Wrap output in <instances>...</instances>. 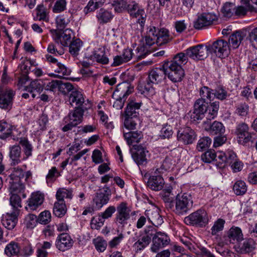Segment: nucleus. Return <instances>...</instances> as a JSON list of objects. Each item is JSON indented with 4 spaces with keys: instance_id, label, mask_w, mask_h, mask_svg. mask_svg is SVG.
<instances>
[{
    "instance_id": "nucleus-37",
    "label": "nucleus",
    "mask_w": 257,
    "mask_h": 257,
    "mask_svg": "<svg viewBox=\"0 0 257 257\" xmlns=\"http://www.w3.org/2000/svg\"><path fill=\"white\" fill-rule=\"evenodd\" d=\"M18 141H19V144L23 147L24 153L22 159L26 160L32 155L33 147L28 139L25 138H20Z\"/></svg>"
},
{
    "instance_id": "nucleus-41",
    "label": "nucleus",
    "mask_w": 257,
    "mask_h": 257,
    "mask_svg": "<svg viewBox=\"0 0 257 257\" xmlns=\"http://www.w3.org/2000/svg\"><path fill=\"white\" fill-rule=\"evenodd\" d=\"M219 109V102L214 101L207 107V110L205 112V116L207 119L211 120L214 119L217 114Z\"/></svg>"
},
{
    "instance_id": "nucleus-57",
    "label": "nucleus",
    "mask_w": 257,
    "mask_h": 257,
    "mask_svg": "<svg viewBox=\"0 0 257 257\" xmlns=\"http://www.w3.org/2000/svg\"><path fill=\"white\" fill-rule=\"evenodd\" d=\"M37 20L48 22L49 17L46 8L43 5H39L36 8Z\"/></svg>"
},
{
    "instance_id": "nucleus-43",
    "label": "nucleus",
    "mask_w": 257,
    "mask_h": 257,
    "mask_svg": "<svg viewBox=\"0 0 257 257\" xmlns=\"http://www.w3.org/2000/svg\"><path fill=\"white\" fill-rule=\"evenodd\" d=\"M141 104L140 102H136L133 100L130 101L125 108V116L135 117L136 110L140 109Z\"/></svg>"
},
{
    "instance_id": "nucleus-40",
    "label": "nucleus",
    "mask_w": 257,
    "mask_h": 257,
    "mask_svg": "<svg viewBox=\"0 0 257 257\" xmlns=\"http://www.w3.org/2000/svg\"><path fill=\"white\" fill-rule=\"evenodd\" d=\"M67 208L65 202L57 201L55 202L53 207V213L58 217H62L66 214Z\"/></svg>"
},
{
    "instance_id": "nucleus-5",
    "label": "nucleus",
    "mask_w": 257,
    "mask_h": 257,
    "mask_svg": "<svg viewBox=\"0 0 257 257\" xmlns=\"http://www.w3.org/2000/svg\"><path fill=\"white\" fill-rule=\"evenodd\" d=\"M168 78L172 82H180L185 75L184 70L179 63L165 61L162 65Z\"/></svg>"
},
{
    "instance_id": "nucleus-49",
    "label": "nucleus",
    "mask_w": 257,
    "mask_h": 257,
    "mask_svg": "<svg viewBox=\"0 0 257 257\" xmlns=\"http://www.w3.org/2000/svg\"><path fill=\"white\" fill-rule=\"evenodd\" d=\"M57 68L55 70V72L57 73V75L52 74L50 75L54 77H65L70 74L71 70L70 69L65 67L63 64L61 63H57Z\"/></svg>"
},
{
    "instance_id": "nucleus-39",
    "label": "nucleus",
    "mask_w": 257,
    "mask_h": 257,
    "mask_svg": "<svg viewBox=\"0 0 257 257\" xmlns=\"http://www.w3.org/2000/svg\"><path fill=\"white\" fill-rule=\"evenodd\" d=\"M93 56L97 63L103 65L108 64L109 59L105 54L104 48L101 47L94 51Z\"/></svg>"
},
{
    "instance_id": "nucleus-8",
    "label": "nucleus",
    "mask_w": 257,
    "mask_h": 257,
    "mask_svg": "<svg viewBox=\"0 0 257 257\" xmlns=\"http://www.w3.org/2000/svg\"><path fill=\"white\" fill-rule=\"evenodd\" d=\"M209 53H214L220 58H225L230 52L228 43L223 40H218L209 45Z\"/></svg>"
},
{
    "instance_id": "nucleus-30",
    "label": "nucleus",
    "mask_w": 257,
    "mask_h": 257,
    "mask_svg": "<svg viewBox=\"0 0 257 257\" xmlns=\"http://www.w3.org/2000/svg\"><path fill=\"white\" fill-rule=\"evenodd\" d=\"M70 103L72 106H74L76 108H82L86 109L83 107L84 98L82 94L77 91H72L69 96Z\"/></svg>"
},
{
    "instance_id": "nucleus-23",
    "label": "nucleus",
    "mask_w": 257,
    "mask_h": 257,
    "mask_svg": "<svg viewBox=\"0 0 257 257\" xmlns=\"http://www.w3.org/2000/svg\"><path fill=\"white\" fill-rule=\"evenodd\" d=\"M255 241L251 238L242 239L238 243V251L241 254L253 252L256 248Z\"/></svg>"
},
{
    "instance_id": "nucleus-11",
    "label": "nucleus",
    "mask_w": 257,
    "mask_h": 257,
    "mask_svg": "<svg viewBox=\"0 0 257 257\" xmlns=\"http://www.w3.org/2000/svg\"><path fill=\"white\" fill-rule=\"evenodd\" d=\"M127 6V12L132 17L138 19V22L143 27L146 19V14L144 10L135 2L131 0Z\"/></svg>"
},
{
    "instance_id": "nucleus-32",
    "label": "nucleus",
    "mask_w": 257,
    "mask_h": 257,
    "mask_svg": "<svg viewBox=\"0 0 257 257\" xmlns=\"http://www.w3.org/2000/svg\"><path fill=\"white\" fill-rule=\"evenodd\" d=\"M123 137L128 145H134V143H139L143 138V134L141 131H134L125 133L123 131Z\"/></svg>"
},
{
    "instance_id": "nucleus-18",
    "label": "nucleus",
    "mask_w": 257,
    "mask_h": 257,
    "mask_svg": "<svg viewBox=\"0 0 257 257\" xmlns=\"http://www.w3.org/2000/svg\"><path fill=\"white\" fill-rule=\"evenodd\" d=\"M14 95L15 93L11 89L0 93V108L5 110H10L12 108Z\"/></svg>"
},
{
    "instance_id": "nucleus-46",
    "label": "nucleus",
    "mask_w": 257,
    "mask_h": 257,
    "mask_svg": "<svg viewBox=\"0 0 257 257\" xmlns=\"http://www.w3.org/2000/svg\"><path fill=\"white\" fill-rule=\"evenodd\" d=\"M82 46V42L79 39L72 41L69 44V51L73 57L78 55L80 48Z\"/></svg>"
},
{
    "instance_id": "nucleus-22",
    "label": "nucleus",
    "mask_w": 257,
    "mask_h": 257,
    "mask_svg": "<svg viewBox=\"0 0 257 257\" xmlns=\"http://www.w3.org/2000/svg\"><path fill=\"white\" fill-rule=\"evenodd\" d=\"M19 214V210L15 209L11 213H7L2 219V223L9 230L13 229L17 222V217Z\"/></svg>"
},
{
    "instance_id": "nucleus-21",
    "label": "nucleus",
    "mask_w": 257,
    "mask_h": 257,
    "mask_svg": "<svg viewBox=\"0 0 257 257\" xmlns=\"http://www.w3.org/2000/svg\"><path fill=\"white\" fill-rule=\"evenodd\" d=\"M160 210L156 207H153L152 208L147 210L145 212V214L147 217L148 220L155 226L161 225L163 222V218L159 213Z\"/></svg>"
},
{
    "instance_id": "nucleus-34",
    "label": "nucleus",
    "mask_w": 257,
    "mask_h": 257,
    "mask_svg": "<svg viewBox=\"0 0 257 257\" xmlns=\"http://www.w3.org/2000/svg\"><path fill=\"white\" fill-rule=\"evenodd\" d=\"M227 237L231 243H233L234 241L238 242L241 241L243 239V234L240 228L238 227H231L227 232Z\"/></svg>"
},
{
    "instance_id": "nucleus-6",
    "label": "nucleus",
    "mask_w": 257,
    "mask_h": 257,
    "mask_svg": "<svg viewBox=\"0 0 257 257\" xmlns=\"http://www.w3.org/2000/svg\"><path fill=\"white\" fill-rule=\"evenodd\" d=\"M150 228V233H153L152 240L153 244L151 250L153 252H157L161 248L168 245L170 242L169 236L164 232L160 231L157 232L152 227Z\"/></svg>"
},
{
    "instance_id": "nucleus-59",
    "label": "nucleus",
    "mask_w": 257,
    "mask_h": 257,
    "mask_svg": "<svg viewBox=\"0 0 257 257\" xmlns=\"http://www.w3.org/2000/svg\"><path fill=\"white\" fill-rule=\"evenodd\" d=\"M105 220L100 214L93 217L91 221V228L97 230L99 229L103 225Z\"/></svg>"
},
{
    "instance_id": "nucleus-63",
    "label": "nucleus",
    "mask_w": 257,
    "mask_h": 257,
    "mask_svg": "<svg viewBox=\"0 0 257 257\" xmlns=\"http://www.w3.org/2000/svg\"><path fill=\"white\" fill-rule=\"evenodd\" d=\"M188 114L189 116L190 121L194 123H198L205 116L204 114L198 111H196L194 108L193 111H190Z\"/></svg>"
},
{
    "instance_id": "nucleus-1",
    "label": "nucleus",
    "mask_w": 257,
    "mask_h": 257,
    "mask_svg": "<svg viewBox=\"0 0 257 257\" xmlns=\"http://www.w3.org/2000/svg\"><path fill=\"white\" fill-rule=\"evenodd\" d=\"M116 211L114 222L118 228H122L127 223V220L131 217V209L125 202L119 204L116 208L114 206H109L100 214L105 219L110 218Z\"/></svg>"
},
{
    "instance_id": "nucleus-33",
    "label": "nucleus",
    "mask_w": 257,
    "mask_h": 257,
    "mask_svg": "<svg viewBox=\"0 0 257 257\" xmlns=\"http://www.w3.org/2000/svg\"><path fill=\"white\" fill-rule=\"evenodd\" d=\"M84 109L82 108H76L73 111L69 113L68 117H65V119L71 120L77 125L82 121Z\"/></svg>"
},
{
    "instance_id": "nucleus-61",
    "label": "nucleus",
    "mask_w": 257,
    "mask_h": 257,
    "mask_svg": "<svg viewBox=\"0 0 257 257\" xmlns=\"http://www.w3.org/2000/svg\"><path fill=\"white\" fill-rule=\"evenodd\" d=\"M225 221L221 218L218 219L214 223L211 228V233L213 235H216L218 232L222 231L224 228Z\"/></svg>"
},
{
    "instance_id": "nucleus-15",
    "label": "nucleus",
    "mask_w": 257,
    "mask_h": 257,
    "mask_svg": "<svg viewBox=\"0 0 257 257\" xmlns=\"http://www.w3.org/2000/svg\"><path fill=\"white\" fill-rule=\"evenodd\" d=\"M235 133L240 144L245 145L247 143L252 141L251 134L249 132L248 125L245 123H239L236 127Z\"/></svg>"
},
{
    "instance_id": "nucleus-44",
    "label": "nucleus",
    "mask_w": 257,
    "mask_h": 257,
    "mask_svg": "<svg viewBox=\"0 0 257 257\" xmlns=\"http://www.w3.org/2000/svg\"><path fill=\"white\" fill-rule=\"evenodd\" d=\"M140 120L139 118L133 116H125L123 121V126L128 130H134L137 128Z\"/></svg>"
},
{
    "instance_id": "nucleus-36",
    "label": "nucleus",
    "mask_w": 257,
    "mask_h": 257,
    "mask_svg": "<svg viewBox=\"0 0 257 257\" xmlns=\"http://www.w3.org/2000/svg\"><path fill=\"white\" fill-rule=\"evenodd\" d=\"M10 191L11 194H22L23 198L26 197V195L24 193L25 186L23 181L11 180L10 182Z\"/></svg>"
},
{
    "instance_id": "nucleus-9",
    "label": "nucleus",
    "mask_w": 257,
    "mask_h": 257,
    "mask_svg": "<svg viewBox=\"0 0 257 257\" xmlns=\"http://www.w3.org/2000/svg\"><path fill=\"white\" fill-rule=\"evenodd\" d=\"M227 92L222 87H218L212 90L207 86H204L200 89V95L203 97H206L210 101L215 98L220 100L225 99L227 97Z\"/></svg>"
},
{
    "instance_id": "nucleus-24",
    "label": "nucleus",
    "mask_w": 257,
    "mask_h": 257,
    "mask_svg": "<svg viewBox=\"0 0 257 257\" xmlns=\"http://www.w3.org/2000/svg\"><path fill=\"white\" fill-rule=\"evenodd\" d=\"M44 87V83L42 80H35L31 82L30 84L25 87V90L32 95L33 98H34L41 93Z\"/></svg>"
},
{
    "instance_id": "nucleus-27",
    "label": "nucleus",
    "mask_w": 257,
    "mask_h": 257,
    "mask_svg": "<svg viewBox=\"0 0 257 257\" xmlns=\"http://www.w3.org/2000/svg\"><path fill=\"white\" fill-rule=\"evenodd\" d=\"M164 185V179L160 175H152L147 182L148 186L154 191L161 190L163 188Z\"/></svg>"
},
{
    "instance_id": "nucleus-35",
    "label": "nucleus",
    "mask_w": 257,
    "mask_h": 257,
    "mask_svg": "<svg viewBox=\"0 0 257 257\" xmlns=\"http://www.w3.org/2000/svg\"><path fill=\"white\" fill-rule=\"evenodd\" d=\"M244 37L245 34L242 31H236L229 36L228 43L233 48L236 49L240 45Z\"/></svg>"
},
{
    "instance_id": "nucleus-20",
    "label": "nucleus",
    "mask_w": 257,
    "mask_h": 257,
    "mask_svg": "<svg viewBox=\"0 0 257 257\" xmlns=\"http://www.w3.org/2000/svg\"><path fill=\"white\" fill-rule=\"evenodd\" d=\"M203 124L205 130L212 135H223L225 131L224 126L219 121H214L211 124L204 121Z\"/></svg>"
},
{
    "instance_id": "nucleus-60",
    "label": "nucleus",
    "mask_w": 257,
    "mask_h": 257,
    "mask_svg": "<svg viewBox=\"0 0 257 257\" xmlns=\"http://www.w3.org/2000/svg\"><path fill=\"white\" fill-rule=\"evenodd\" d=\"M156 32V28H150L145 37L146 46H151L155 43H156V37L155 33Z\"/></svg>"
},
{
    "instance_id": "nucleus-14",
    "label": "nucleus",
    "mask_w": 257,
    "mask_h": 257,
    "mask_svg": "<svg viewBox=\"0 0 257 257\" xmlns=\"http://www.w3.org/2000/svg\"><path fill=\"white\" fill-rule=\"evenodd\" d=\"M99 191L100 192L95 194L93 199L95 207L98 209H100L108 202L111 194L110 189L106 185H105Z\"/></svg>"
},
{
    "instance_id": "nucleus-47",
    "label": "nucleus",
    "mask_w": 257,
    "mask_h": 257,
    "mask_svg": "<svg viewBox=\"0 0 257 257\" xmlns=\"http://www.w3.org/2000/svg\"><path fill=\"white\" fill-rule=\"evenodd\" d=\"M96 18L100 23H106L112 18V15L108 11L104 9H100L97 13Z\"/></svg>"
},
{
    "instance_id": "nucleus-26",
    "label": "nucleus",
    "mask_w": 257,
    "mask_h": 257,
    "mask_svg": "<svg viewBox=\"0 0 257 257\" xmlns=\"http://www.w3.org/2000/svg\"><path fill=\"white\" fill-rule=\"evenodd\" d=\"M9 157L11 166L19 164L22 160V149L19 145H14L10 147Z\"/></svg>"
},
{
    "instance_id": "nucleus-28",
    "label": "nucleus",
    "mask_w": 257,
    "mask_h": 257,
    "mask_svg": "<svg viewBox=\"0 0 257 257\" xmlns=\"http://www.w3.org/2000/svg\"><path fill=\"white\" fill-rule=\"evenodd\" d=\"M230 153L228 155L227 163L230 166L233 172L236 173L241 171L243 167V163L238 158L234 152Z\"/></svg>"
},
{
    "instance_id": "nucleus-2",
    "label": "nucleus",
    "mask_w": 257,
    "mask_h": 257,
    "mask_svg": "<svg viewBox=\"0 0 257 257\" xmlns=\"http://www.w3.org/2000/svg\"><path fill=\"white\" fill-rule=\"evenodd\" d=\"M166 76L163 66L160 68H155L150 72L146 83L144 86H139V89L144 95L149 96H152L155 93L153 84L161 83L165 79Z\"/></svg>"
},
{
    "instance_id": "nucleus-19",
    "label": "nucleus",
    "mask_w": 257,
    "mask_h": 257,
    "mask_svg": "<svg viewBox=\"0 0 257 257\" xmlns=\"http://www.w3.org/2000/svg\"><path fill=\"white\" fill-rule=\"evenodd\" d=\"M145 234L141 236L139 239L133 244V247L136 252L143 250L151 242L152 233H150V228L146 229Z\"/></svg>"
},
{
    "instance_id": "nucleus-12",
    "label": "nucleus",
    "mask_w": 257,
    "mask_h": 257,
    "mask_svg": "<svg viewBox=\"0 0 257 257\" xmlns=\"http://www.w3.org/2000/svg\"><path fill=\"white\" fill-rule=\"evenodd\" d=\"M50 32L55 42L60 43L64 46H67L72 42L71 39L74 37L72 30L69 29L62 32L57 30H51Z\"/></svg>"
},
{
    "instance_id": "nucleus-38",
    "label": "nucleus",
    "mask_w": 257,
    "mask_h": 257,
    "mask_svg": "<svg viewBox=\"0 0 257 257\" xmlns=\"http://www.w3.org/2000/svg\"><path fill=\"white\" fill-rule=\"evenodd\" d=\"M16 132L12 130L11 124L6 121H0V139H6L11 134L15 136Z\"/></svg>"
},
{
    "instance_id": "nucleus-31",
    "label": "nucleus",
    "mask_w": 257,
    "mask_h": 257,
    "mask_svg": "<svg viewBox=\"0 0 257 257\" xmlns=\"http://www.w3.org/2000/svg\"><path fill=\"white\" fill-rule=\"evenodd\" d=\"M44 196L39 192L34 193L28 201V207L32 210H36L43 202Z\"/></svg>"
},
{
    "instance_id": "nucleus-13",
    "label": "nucleus",
    "mask_w": 257,
    "mask_h": 257,
    "mask_svg": "<svg viewBox=\"0 0 257 257\" xmlns=\"http://www.w3.org/2000/svg\"><path fill=\"white\" fill-rule=\"evenodd\" d=\"M217 19V16L214 13H204L198 16L194 23V27L196 29H201L211 25Z\"/></svg>"
},
{
    "instance_id": "nucleus-50",
    "label": "nucleus",
    "mask_w": 257,
    "mask_h": 257,
    "mask_svg": "<svg viewBox=\"0 0 257 257\" xmlns=\"http://www.w3.org/2000/svg\"><path fill=\"white\" fill-rule=\"evenodd\" d=\"M131 0H116L112 3L114 10L117 13H120L124 10H127V6L129 5Z\"/></svg>"
},
{
    "instance_id": "nucleus-4",
    "label": "nucleus",
    "mask_w": 257,
    "mask_h": 257,
    "mask_svg": "<svg viewBox=\"0 0 257 257\" xmlns=\"http://www.w3.org/2000/svg\"><path fill=\"white\" fill-rule=\"evenodd\" d=\"M174 204L173 211L178 215H184L192 208L193 201L190 194H178L176 196Z\"/></svg>"
},
{
    "instance_id": "nucleus-29",
    "label": "nucleus",
    "mask_w": 257,
    "mask_h": 257,
    "mask_svg": "<svg viewBox=\"0 0 257 257\" xmlns=\"http://www.w3.org/2000/svg\"><path fill=\"white\" fill-rule=\"evenodd\" d=\"M155 36H156V44L159 46L165 44L171 40L168 30L164 28L160 30H157L156 28Z\"/></svg>"
},
{
    "instance_id": "nucleus-48",
    "label": "nucleus",
    "mask_w": 257,
    "mask_h": 257,
    "mask_svg": "<svg viewBox=\"0 0 257 257\" xmlns=\"http://www.w3.org/2000/svg\"><path fill=\"white\" fill-rule=\"evenodd\" d=\"M205 98L201 96V98L197 99L193 106V108L196 111H198L205 115V112L207 110L208 103L205 101Z\"/></svg>"
},
{
    "instance_id": "nucleus-16",
    "label": "nucleus",
    "mask_w": 257,
    "mask_h": 257,
    "mask_svg": "<svg viewBox=\"0 0 257 257\" xmlns=\"http://www.w3.org/2000/svg\"><path fill=\"white\" fill-rule=\"evenodd\" d=\"M134 150L135 151L132 153V157L134 160L138 165H144L147 162V156L149 152L146 148L141 146L134 145Z\"/></svg>"
},
{
    "instance_id": "nucleus-51",
    "label": "nucleus",
    "mask_w": 257,
    "mask_h": 257,
    "mask_svg": "<svg viewBox=\"0 0 257 257\" xmlns=\"http://www.w3.org/2000/svg\"><path fill=\"white\" fill-rule=\"evenodd\" d=\"M5 251L6 254L9 256L17 255L20 251L18 243L14 241L11 242L6 246Z\"/></svg>"
},
{
    "instance_id": "nucleus-64",
    "label": "nucleus",
    "mask_w": 257,
    "mask_h": 257,
    "mask_svg": "<svg viewBox=\"0 0 257 257\" xmlns=\"http://www.w3.org/2000/svg\"><path fill=\"white\" fill-rule=\"evenodd\" d=\"M211 143V140L209 137L200 139L198 142L197 149L199 151H202L208 148Z\"/></svg>"
},
{
    "instance_id": "nucleus-52",
    "label": "nucleus",
    "mask_w": 257,
    "mask_h": 257,
    "mask_svg": "<svg viewBox=\"0 0 257 257\" xmlns=\"http://www.w3.org/2000/svg\"><path fill=\"white\" fill-rule=\"evenodd\" d=\"M233 190L237 195H243L247 190L245 182L241 180L236 181L233 185Z\"/></svg>"
},
{
    "instance_id": "nucleus-45",
    "label": "nucleus",
    "mask_w": 257,
    "mask_h": 257,
    "mask_svg": "<svg viewBox=\"0 0 257 257\" xmlns=\"http://www.w3.org/2000/svg\"><path fill=\"white\" fill-rule=\"evenodd\" d=\"M73 197L72 189L65 188H59L56 194V198L57 201L65 202L64 198L71 199Z\"/></svg>"
},
{
    "instance_id": "nucleus-58",
    "label": "nucleus",
    "mask_w": 257,
    "mask_h": 257,
    "mask_svg": "<svg viewBox=\"0 0 257 257\" xmlns=\"http://www.w3.org/2000/svg\"><path fill=\"white\" fill-rule=\"evenodd\" d=\"M96 249L99 252H103L107 245V242L102 237H97L93 240Z\"/></svg>"
},
{
    "instance_id": "nucleus-42",
    "label": "nucleus",
    "mask_w": 257,
    "mask_h": 257,
    "mask_svg": "<svg viewBox=\"0 0 257 257\" xmlns=\"http://www.w3.org/2000/svg\"><path fill=\"white\" fill-rule=\"evenodd\" d=\"M105 0H90L87 6L84 8L83 12L85 14L93 12L102 7Z\"/></svg>"
},
{
    "instance_id": "nucleus-55",
    "label": "nucleus",
    "mask_w": 257,
    "mask_h": 257,
    "mask_svg": "<svg viewBox=\"0 0 257 257\" xmlns=\"http://www.w3.org/2000/svg\"><path fill=\"white\" fill-rule=\"evenodd\" d=\"M150 53V52L148 50L146 46L141 45L135 50L134 57L137 60H141L145 58Z\"/></svg>"
},
{
    "instance_id": "nucleus-25",
    "label": "nucleus",
    "mask_w": 257,
    "mask_h": 257,
    "mask_svg": "<svg viewBox=\"0 0 257 257\" xmlns=\"http://www.w3.org/2000/svg\"><path fill=\"white\" fill-rule=\"evenodd\" d=\"M177 136L179 140L186 144H192L195 138L194 131L189 127L185 128L183 131H179Z\"/></svg>"
},
{
    "instance_id": "nucleus-3",
    "label": "nucleus",
    "mask_w": 257,
    "mask_h": 257,
    "mask_svg": "<svg viewBox=\"0 0 257 257\" xmlns=\"http://www.w3.org/2000/svg\"><path fill=\"white\" fill-rule=\"evenodd\" d=\"M123 82L119 83L113 93L112 96L126 99L128 95L134 91V86L131 82L134 80V76L129 73H123L120 75Z\"/></svg>"
},
{
    "instance_id": "nucleus-17",
    "label": "nucleus",
    "mask_w": 257,
    "mask_h": 257,
    "mask_svg": "<svg viewBox=\"0 0 257 257\" xmlns=\"http://www.w3.org/2000/svg\"><path fill=\"white\" fill-rule=\"evenodd\" d=\"M74 241L71 236L67 233H62L57 238L56 246L57 249L62 251L69 249L73 244Z\"/></svg>"
},
{
    "instance_id": "nucleus-53",
    "label": "nucleus",
    "mask_w": 257,
    "mask_h": 257,
    "mask_svg": "<svg viewBox=\"0 0 257 257\" xmlns=\"http://www.w3.org/2000/svg\"><path fill=\"white\" fill-rule=\"evenodd\" d=\"M10 177L11 180L23 182V179L24 178V172L22 168L19 167H14L13 169L12 173L10 175Z\"/></svg>"
},
{
    "instance_id": "nucleus-10",
    "label": "nucleus",
    "mask_w": 257,
    "mask_h": 257,
    "mask_svg": "<svg viewBox=\"0 0 257 257\" xmlns=\"http://www.w3.org/2000/svg\"><path fill=\"white\" fill-rule=\"evenodd\" d=\"M209 53V45L202 44L191 47L187 49V55L189 57L195 60H203Z\"/></svg>"
},
{
    "instance_id": "nucleus-7",
    "label": "nucleus",
    "mask_w": 257,
    "mask_h": 257,
    "mask_svg": "<svg viewBox=\"0 0 257 257\" xmlns=\"http://www.w3.org/2000/svg\"><path fill=\"white\" fill-rule=\"evenodd\" d=\"M208 220L206 211L198 210L185 217L184 222L186 224L189 225L203 226L207 224Z\"/></svg>"
},
{
    "instance_id": "nucleus-54",
    "label": "nucleus",
    "mask_w": 257,
    "mask_h": 257,
    "mask_svg": "<svg viewBox=\"0 0 257 257\" xmlns=\"http://www.w3.org/2000/svg\"><path fill=\"white\" fill-rule=\"evenodd\" d=\"M174 166L175 161H173L172 158L167 157L163 161L161 167L160 168V170L161 171H159V169H157V171L159 173L163 172V171H170L174 168Z\"/></svg>"
},
{
    "instance_id": "nucleus-62",
    "label": "nucleus",
    "mask_w": 257,
    "mask_h": 257,
    "mask_svg": "<svg viewBox=\"0 0 257 257\" xmlns=\"http://www.w3.org/2000/svg\"><path fill=\"white\" fill-rule=\"evenodd\" d=\"M216 158V153L214 150H209L201 156L202 160L205 163H210Z\"/></svg>"
},
{
    "instance_id": "nucleus-56",
    "label": "nucleus",
    "mask_w": 257,
    "mask_h": 257,
    "mask_svg": "<svg viewBox=\"0 0 257 257\" xmlns=\"http://www.w3.org/2000/svg\"><path fill=\"white\" fill-rule=\"evenodd\" d=\"M38 222L37 216L33 214H29L25 218L24 224L27 228L32 229L36 225Z\"/></svg>"
}]
</instances>
